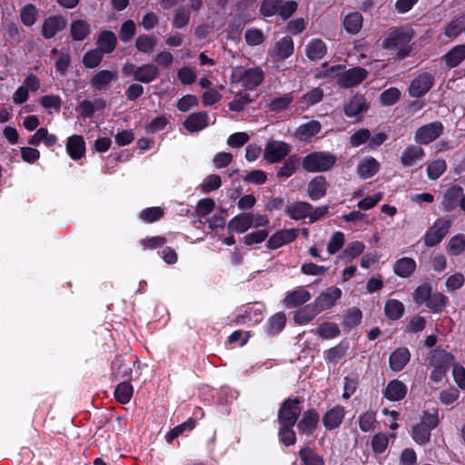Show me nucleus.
<instances>
[{
  "label": "nucleus",
  "mask_w": 465,
  "mask_h": 465,
  "mask_svg": "<svg viewBox=\"0 0 465 465\" xmlns=\"http://www.w3.org/2000/svg\"><path fill=\"white\" fill-rule=\"evenodd\" d=\"M231 79L232 83L240 84L247 90H253L262 83L264 72L259 66H236L232 68Z\"/></svg>",
  "instance_id": "nucleus-1"
},
{
  "label": "nucleus",
  "mask_w": 465,
  "mask_h": 465,
  "mask_svg": "<svg viewBox=\"0 0 465 465\" xmlns=\"http://www.w3.org/2000/svg\"><path fill=\"white\" fill-rule=\"evenodd\" d=\"M336 163V157L327 152H314L302 159V168L309 173H321L330 170Z\"/></svg>",
  "instance_id": "nucleus-2"
},
{
  "label": "nucleus",
  "mask_w": 465,
  "mask_h": 465,
  "mask_svg": "<svg viewBox=\"0 0 465 465\" xmlns=\"http://www.w3.org/2000/svg\"><path fill=\"white\" fill-rule=\"evenodd\" d=\"M439 420L436 412H424L420 421L414 425L411 429V437L413 440L420 445L430 441V431L438 426Z\"/></svg>",
  "instance_id": "nucleus-3"
},
{
  "label": "nucleus",
  "mask_w": 465,
  "mask_h": 465,
  "mask_svg": "<svg viewBox=\"0 0 465 465\" xmlns=\"http://www.w3.org/2000/svg\"><path fill=\"white\" fill-rule=\"evenodd\" d=\"M413 36L412 31L407 28H399L392 31L383 41L382 46L386 49H399L397 56L405 57L410 50L406 47Z\"/></svg>",
  "instance_id": "nucleus-4"
},
{
  "label": "nucleus",
  "mask_w": 465,
  "mask_h": 465,
  "mask_svg": "<svg viewBox=\"0 0 465 465\" xmlns=\"http://www.w3.org/2000/svg\"><path fill=\"white\" fill-rule=\"evenodd\" d=\"M451 221L447 218H439L429 228L424 235V243L427 247L439 244L448 233Z\"/></svg>",
  "instance_id": "nucleus-5"
},
{
  "label": "nucleus",
  "mask_w": 465,
  "mask_h": 465,
  "mask_svg": "<svg viewBox=\"0 0 465 465\" xmlns=\"http://www.w3.org/2000/svg\"><path fill=\"white\" fill-rule=\"evenodd\" d=\"M294 51V43L289 36L275 41L268 50V58L272 62H282L289 58Z\"/></svg>",
  "instance_id": "nucleus-6"
},
{
  "label": "nucleus",
  "mask_w": 465,
  "mask_h": 465,
  "mask_svg": "<svg viewBox=\"0 0 465 465\" xmlns=\"http://www.w3.org/2000/svg\"><path fill=\"white\" fill-rule=\"evenodd\" d=\"M299 403L298 399H287L282 403L277 417L279 424L294 426L301 413Z\"/></svg>",
  "instance_id": "nucleus-7"
},
{
  "label": "nucleus",
  "mask_w": 465,
  "mask_h": 465,
  "mask_svg": "<svg viewBox=\"0 0 465 465\" xmlns=\"http://www.w3.org/2000/svg\"><path fill=\"white\" fill-rule=\"evenodd\" d=\"M291 152V145L285 142L278 140L269 141L263 150L264 159L271 163H280Z\"/></svg>",
  "instance_id": "nucleus-8"
},
{
  "label": "nucleus",
  "mask_w": 465,
  "mask_h": 465,
  "mask_svg": "<svg viewBox=\"0 0 465 465\" xmlns=\"http://www.w3.org/2000/svg\"><path fill=\"white\" fill-rule=\"evenodd\" d=\"M443 132V125L440 122H432L418 128L414 140L419 144H429L435 141Z\"/></svg>",
  "instance_id": "nucleus-9"
},
{
  "label": "nucleus",
  "mask_w": 465,
  "mask_h": 465,
  "mask_svg": "<svg viewBox=\"0 0 465 465\" xmlns=\"http://www.w3.org/2000/svg\"><path fill=\"white\" fill-rule=\"evenodd\" d=\"M434 84V76L427 72L420 74L411 83L409 94L411 97L419 98L426 94Z\"/></svg>",
  "instance_id": "nucleus-10"
},
{
  "label": "nucleus",
  "mask_w": 465,
  "mask_h": 465,
  "mask_svg": "<svg viewBox=\"0 0 465 465\" xmlns=\"http://www.w3.org/2000/svg\"><path fill=\"white\" fill-rule=\"evenodd\" d=\"M368 75V71L362 67H354L342 70L337 84L343 88H351L360 84Z\"/></svg>",
  "instance_id": "nucleus-11"
},
{
  "label": "nucleus",
  "mask_w": 465,
  "mask_h": 465,
  "mask_svg": "<svg viewBox=\"0 0 465 465\" xmlns=\"http://www.w3.org/2000/svg\"><path fill=\"white\" fill-rule=\"evenodd\" d=\"M297 235L298 230L296 229L280 230L269 238L266 244L267 248L271 250L278 249L293 242L297 238Z\"/></svg>",
  "instance_id": "nucleus-12"
},
{
  "label": "nucleus",
  "mask_w": 465,
  "mask_h": 465,
  "mask_svg": "<svg viewBox=\"0 0 465 465\" xmlns=\"http://www.w3.org/2000/svg\"><path fill=\"white\" fill-rule=\"evenodd\" d=\"M66 27V20L60 15L46 18L42 25V35L45 39L53 38L58 32Z\"/></svg>",
  "instance_id": "nucleus-13"
},
{
  "label": "nucleus",
  "mask_w": 465,
  "mask_h": 465,
  "mask_svg": "<svg viewBox=\"0 0 465 465\" xmlns=\"http://www.w3.org/2000/svg\"><path fill=\"white\" fill-rule=\"evenodd\" d=\"M117 79L118 74L116 71L101 70L93 75L90 84L95 90H106Z\"/></svg>",
  "instance_id": "nucleus-14"
},
{
  "label": "nucleus",
  "mask_w": 465,
  "mask_h": 465,
  "mask_svg": "<svg viewBox=\"0 0 465 465\" xmlns=\"http://www.w3.org/2000/svg\"><path fill=\"white\" fill-rule=\"evenodd\" d=\"M65 150L72 160L82 159L85 154V142L83 136L73 134L67 138Z\"/></svg>",
  "instance_id": "nucleus-15"
},
{
  "label": "nucleus",
  "mask_w": 465,
  "mask_h": 465,
  "mask_svg": "<svg viewBox=\"0 0 465 465\" xmlns=\"http://www.w3.org/2000/svg\"><path fill=\"white\" fill-rule=\"evenodd\" d=\"M341 296V291L338 287H330L314 301L315 306L320 312L327 310L334 305Z\"/></svg>",
  "instance_id": "nucleus-16"
},
{
  "label": "nucleus",
  "mask_w": 465,
  "mask_h": 465,
  "mask_svg": "<svg viewBox=\"0 0 465 465\" xmlns=\"http://www.w3.org/2000/svg\"><path fill=\"white\" fill-rule=\"evenodd\" d=\"M319 414L312 409L307 410L298 422L297 428L300 433L311 435L319 423Z\"/></svg>",
  "instance_id": "nucleus-17"
},
{
  "label": "nucleus",
  "mask_w": 465,
  "mask_h": 465,
  "mask_svg": "<svg viewBox=\"0 0 465 465\" xmlns=\"http://www.w3.org/2000/svg\"><path fill=\"white\" fill-rule=\"evenodd\" d=\"M209 115L206 112H198L190 114L184 121V128L191 132H199L204 129L209 124Z\"/></svg>",
  "instance_id": "nucleus-18"
},
{
  "label": "nucleus",
  "mask_w": 465,
  "mask_h": 465,
  "mask_svg": "<svg viewBox=\"0 0 465 465\" xmlns=\"http://www.w3.org/2000/svg\"><path fill=\"white\" fill-rule=\"evenodd\" d=\"M463 189L459 185L450 187L443 194L441 205L444 211L450 212L460 203Z\"/></svg>",
  "instance_id": "nucleus-19"
},
{
  "label": "nucleus",
  "mask_w": 465,
  "mask_h": 465,
  "mask_svg": "<svg viewBox=\"0 0 465 465\" xmlns=\"http://www.w3.org/2000/svg\"><path fill=\"white\" fill-rule=\"evenodd\" d=\"M322 125L320 122L312 120L308 123L301 124L294 133V137L302 142H309L311 139L320 133Z\"/></svg>",
  "instance_id": "nucleus-20"
},
{
  "label": "nucleus",
  "mask_w": 465,
  "mask_h": 465,
  "mask_svg": "<svg viewBox=\"0 0 465 465\" xmlns=\"http://www.w3.org/2000/svg\"><path fill=\"white\" fill-rule=\"evenodd\" d=\"M425 155L424 150L419 145H409L402 152L401 163L405 167H411L421 161Z\"/></svg>",
  "instance_id": "nucleus-21"
},
{
  "label": "nucleus",
  "mask_w": 465,
  "mask_h": 465,
  "mask_svg": "<svg viewBox=\"0 0 465 465\" xmlns=\"http://www.w3.org/2000/svg\"><path fill=\"white\" fill-rule=\"evenodd\" d=\"M344 414L345 411L342 406H334L322 417V423L324 427L329 430L338 428L343 420Z\"/></svg>",
  "instance_id": "nucleus-22"
},
{
  "label": "nucleus",
  "mask_w": 465,
  "mask_h": 465,
  "mask_svg": "<svg viewBox=\"0 0 465 465\" xmlns=\"http://www.w3.org/2000/svg\"><path fill=\"white\" fill-rule=\"evenodd\" d=\"M328 189V183L323 176H316L310 181L307 187V195L312 201L319 200L325 196Z\"/></svg>",
  "instance_id": "nucleus-23"
},
{
  "label": "nucleus",
  "mask_w": 465,
  "mask_h": 465,
  "mask_svg": "<svg viewBox=\"0 0 465 465\" xmlns=\"http://www.w3.org/2000/svg\"><path fill=\"white\" fill-rule=\"evenodd\" d=\"M311 299L310 292L304 288H298L287 293L283 299V304L287 308H294L304 304Z\"/></svg>",
  "instance_id": "nucleus-24"
},
{
  "label": "nucleus",
  "mask_w": 465,
  "mask_h": 465,
  "mask_svg": "<svg viewBox=\"0 0 465 465\" xmlns=\"http://www.w3.org/2000/svg\"><path fill=\"white\" fill-rule=\"evenodd\" d=\"M428 361L433 368L449 369L452 365L453 356L444 350L436 349L430 352Z\"/></svg>",
  "instance_id": "nucleus-25"
},
{
  "label": "nucleus",
  "mask_w": 465,
  "mask_h": 465,
  "mask_svg": "<svg viewBox=\"0 0 465 465\" xmlns=\"http://www.w3.org/2000/svg\"><path fill=\"white\" fill-rule=\"evenodd\" d=\"M411 353L405 347L398 348L390 356L389 365L393 371H401L409 362Z\"/></svg>",
  "instance_id": "nucleus-26"
},
{
  "label": "nucleus",
  "mask_w": 465,
  "mask_h": 465,
  "mask_svg": "<svg viewBox=\"0 0 465 465\" xmlns=\"http://www.w3.org/2000/svg\"><path fill=\"white\" fill-rule=\"evenodd\" d=\"M407 393V386L399 380L391 381L384 390V396L389 401H401Z\"/></svg>",
  "instance_id": "nucleus-27"
},
{
  "label": "nucleus",
  "mask_w": 465,
  "mask_h": 465,
  "mask_svg": "<svg viewBox=\"0 0 465 465\" xmlns=\"http://www.w3.org/2000/svg\"><path fill=\"white\" fill-rule=\"evenodd\" d=\"M293 94L288 93L266 101V107L272 113H280L289 108L293 102Z\"/></svg>",
  "instance_id": "nucleus-28"
},
{
  "label": "nucleus",
  "mask_w": 465,
  "mask_h": 465,
  "mask_svg": "<svg viewBox=\"0 0 465 465\" xmlns=\"http://www.w3.org/2000/svg\"><path fill=\"white\" fill-rule=\"evenodd\" d=\"M96 44L103 54H110L116 47V35L112 31L104 30L99 34Z\"/></svg>",
  "instance_id": "nucleus-29"
},
{
  "label": "nucleus",
  "mask_w": 465,
  "mask_h": 465,
  "mask_svg": "<svg viewBox=\"0 0 465 465\" xmlns=\"http://www.w3.org/2000/svg\"><path fill=\"white\" fill-rule=\"evenodd\" d=\"M327 53V46L321 39H312L305 46V54L312 61L322 59Z\"/></svg>",
  "instance_id": "nucleus-30"
},
{
  "label": "nucleus",
  "mask_w": 465,
  "mask_h": 465,
  "mask_svg": "<svg viewBox=\"0 0 465 465\" xmlns=\"http://www.w3.org/2000/svg\"><path fill=\"white\" fill-rule=\"evenodd\" d=\"M159 76V69L153 64H145L137 67L135 81L148 84Z\"/></svg>",
  "instance_id": "nucleus-31"
},
{
  "label": "nucleus",
  "mask_w": 465,
  "mask_h": 465,
  "mask_svg": "<svg viewBox=\"0 0 465 465\" xmlns=\"http://www.w3.org/2000/svg\"><path fill=\"white\" fill-rule=\"evenodd\" d=\"M29 144L37 146L43 143L45 146L51 147L57 143V137L50 134L46 128H39L29 139Z\"/></svg>",
  "instance_id": "nucleus-32"
},
{
  "label": "nucleus",
  "mask_w": 465,
  "mask_h": 465,
  "mask_svg": "<svg viewBox=\"0 0 465 465\" xmlns=\"http://www.w3.org/2000/svg\"><path fill=\"white\" fill-rule=\"evenodd\" d=\"M368 108L366 99L362 95H354L351 101L345 104L344 113L348 117H354Z\"/></svg>",
  "instance_id": "nucleus-33"
},
{
  "label": "nucleus",
  "mask_w": 465,
  "mask_h": 465,
  "mask_svg": "<svg viewBox=\"0 0 465 465\" xmlns=\"http://www.w3.org/2000/svg\"><path fill=\"white\" fill-rule=\"evenodd\" d=\"M320 312L314 302L302 307L294 313L293 320L295 323L303 325L314 319V317Z\"/></svg>",
  "instance_id": "nucleus-34"
},
{
  "label": "nucleus",
  "mask_w": 465,
  "mask_h": 465,
  "mask_svg": "<svg viewBox=\"0 0 465 465\" xmlns=\"http://www.w3.org/2000/svg\"><path fill=\"white\" fill-rule=\"evenodd\" d=\"M415 261L409 257H404L398 260L393 265L394 272L401 278H407L411 276L415 271Z\"/></svg>",
  "instance_id": "nucleus-35"
},
{
  "label": "nucleus",
  "mask_w": 465,
  "mask_h": 465,
  "mask_svg": "<svg viewBox=\"0 0 465 465\" xmlns=\"http://www.w3.org/2000/svg\"><path fill=\"white\" fill-rule=\"evenodd\" d=\"M312 206L306 202H296L287 206L286 213L294 220H301L308 216Z\"/></svg>",
  "instance_id": "nucleus-36"
},
{
  "label": "nucleus",
  "mask_w": 465,
  "mask_h": 465,
  "mask_svg": "<svg viewBox=\"0 0 465 465\" xmlns=\"http://www.w3.org/2000/svg\"><path fill=\"white\" fill-rule=\"evenodd\" d=\"M312 332L325 340L334 339L341 333L338 325L334 322H323L317 329L312 330Z\"/></svg>",
  "instance_id": "nucleus-37"
},
{
  "label": "nucleus",
  "mask_w": 465,
  "mask_h": 465,
  "mask_svg": "<svg viewBox=\"0 0 465 465\" xmlns=\"http://www.w3.org/2000/svg\"><path fill=\"white\" fill-rule=\"evenodd\" d=\"M379 163L371 157L363 159L357 168V173L363 179L373 176L379 170Z\"/></svg>",
  "instance_id": "nucleus-38"
},
{
  "label": "nucleus",
  "mask_w": 465,
  "mask_h": 465,
  "mask_svg": "<svg viewBox=\"0 0 465 465\" xmlns=\"http://www.w3.org/2000/svg\"><path fill=\"white\" fill-rule=\"evenodd\" d=\"M250 221L248 213L238 214L228 223V229L231 232L243 233L251 228Z\"/></svg>",
  "instance_id": "nucleus-39"
},
{
  "label": "nucleus",
  "mask_w": 465,
  "mask_h": 465,
  "mask_svg": "<svg viewBox=\"0 0 465 465\" xmlns=\"http://www.w3.org/2000/svg\"><path fill=\"white\" fill-rule=\"evenodd\" d=\"M90 33V25L84 20H75L71 24L70 34L74 41H83Z\"/></svg>",
  "instance_id": "nucleus-40"
},
{
  "label": "nucleus",
  "mask_w": 465,
  "mask_h": 465,
  "mask_svg": "<svg viewBox=\"0 0 465 465\" xmlns=\"http://www.w3.org/2000/svg\"><path fill=\"white\" fill-rule=\"evenodd\" d=\"M465 58V45H459L449 51L445 56V64L453 68Z\"/></svg>",
  "instance_id": "nucleus-41"
},
{
  "label": "nucleus",
  "mask_w": 465,
  "mask_h": 465,
  "mask_svg": "<svg viewBox=\"0 0 465 465\" xmlns=\"http://www.w3.org/2000/svg\"><path fill=\"white\" fill-rule=\"evenodd\" d=\"M105 107V101L102 98H96L94 101L84 100L79 104V109L84 116L90 117L95 111Z\"/></svg>",
  "instance_id": "nucleus-42"
},
{
  "label": "nucleus",
  "mask_w": 465,
  "mask_h": 465,
  "mask_svg": "<svg viewBox=\"0 0 465 465\" xmlns=\"http://www.w3.org/2000/svg\"><path fill=\"white\" fill-rule=\"evenodd\" d=\"M345 30L350 34H357L362 26V17L360 13H351L343 21Z\"/></svg>",
  "instance_id": "nucleus-43"
},
{
  "label": "nucleus",
  "mask_w": 465,
  "mask_h": 465,
  "mask_svg": "<svg viewBox=\"0 0 465 465\" xmlns=\"http://www.w3.org/2000/svg\"><path fill=\"white\" fill-rule=\"evenodd\" d=\"M38 18V10L32 5L27 4L20 10V19L25 26L33 25Z\"/></svg>",
  "instance_id": "nucleus-44"
},
{
  "label": "nucleus",
  "mask_w": 465,
  "mask_h": 465,
  "mask_svg": "<svg viewBox=\"0 0 465 465\" xmlns=\"http://www.w3.org/2000/svg\"><path fill=\"white\" fill-rule=\"evenodd\" d=\"M384 310L389 319L398 320L403 315L404 306L400 301L391 299L385 303Z\"/></svg>",
  "instance_id": "nucleus-45"
},
{
  "label": "nucleus",
  "mask_w": 465,
  "mask_h": 465,
  "mask_svg": "<svg viewBox=\"0 0 465 465\" xmlns=\"http://www.w3.org/2000/svg\"><path fill=\"white\" fill-rule=\"evenodd\" d=\"M156 40L148 35H140L135 40V47L143 54H151L154 51Z\"/></svg>",
  "instance_id": "nucleus-46"
},
{
  "label": "nucleus",
  "mask_w": 465,
  "mask_h": 465,
  "mask_svg": "<svg viewBox=\"0 0 465 465\" xmlns=\"http://www.w3.org/2000/svg\"><path fill=\"white\" fill-rule=\"evenodd\" d=\"M133 386L128 382L119 383L114 390L115 399L122 404H125L130 401L133 395Z\"/></svg>",
  "instance_id": "nucleus-47"
},
{
  "label": "nucleus",
  "mask_w": 465,
  "mask_h": 465,
  "mask_svg": "<svg viewBox=\"0 0 465 465\" xmlns=\"http://www.w3.org/2000/svg\"><path fill=\"white\" fill-rule=\"evenodd\" d=\"M447 169L443 159H437L428 163L427 175L430 180H437Z\"/></svg>",
  "instance_id": "nucleus-48"
},
{
  "label": "nucleus",
  "mask_w": 465,
  "mask_h": 465,
  "mask_svg": "<svg viewBox=\"0 0 465 465\" xmlns=\"http://www.w3.org/2000/svg\"><path fill=\"white\" fill-rule=\"evenodd\" d=\"M447 251L454 256L461 254L465 251V235L457 234L451 237L448 242Z\"/></svg>",
  "instance_id": "nucleus-49"
},
{
  "label": "nucleus",
  "mask_w": 465,
  "mask_h": 465,
  "mask_svg": "<svg viewBox=\"0 0 465 465\" xmlns=\"http://www.w3.org/2000/svg\"><path fill=\"white\" fill-rule=\"evenodd\" d=\"M447 301L448 299L444 294L440 292H435L431 293L430 299L428 300L425 305L430 311L438 312H441L446 307Z\"/></svg>",
  "instance_id": "nucleus-50"
},
{
  "label": "nucleus",
  "mask_w": 465,
  "mask_h": 465,
  "mask_svg": "<svg viewBox=\"0 0 465 465\" xmlns=\"http://www.w3.org/2000/svg\"><path fill=\"white\" fill-rule=\"evenodd\" d=\"M299 164V158L296 155L290 156L278 170L277 176L282 178H288L295 172Z\"/></svg>",
  "instance_id": "nucleus-51"
},
{
  "label": "nucleus",
  "mask_w": 465,
  "mask_h": 465,
  "mask_svg": "<svg viewBox=\"0 0 465 465\" xmlns=\"http://www.w3.org/2000/svg\"><path fill=\"white\" fill-rule=\"evenodd\" d=\"M278 435L282 443L285 446H292L296 441L295 432L292 429L293 426L286 424H279Z\"/></svg>",
  "instance_id": "nucleus-52"
},
{
  "label": "nucleus",
  "mask_w": 465,
  "mask_h": 465,
  "mask_svg": "<svg viewBox=\"0 0 465 465\" xmlns=\"http://www.w3.org/2000/svg\"><path fill=\"white\" fill-rule=\"evenodd\" d=\"M286 322V317L283 312H278L272 316L267 323V331L270 334H274L281 331Z\"/></svg>",
  "instance_id": "nucleus-53"
},
{
  "label": "nucleus",
  "mask_w": 465,
  "mask_h": 465,
  "mask_svg": "<svg viewBox=\"0 0 465 465\" xmlns=\"http://www.w3.org/2000/svg\"><path fill=\"white\" fill-rule=\"evenodd\" d=\"M322 90L321 88H314L310 92L303 94L301 99V104L302 108H308L322 99Z\"/></svg>",
  "instance_id": "nucleus-54"
},
{
  "label": "nucleus",
  "mask_w": 465,
  "mask_h": 465,
  "mask_svg": "<svg viewBox=\"0 0 465 465\" xmlns=\"http://www.w3.org/2000/svg\"><path fill=\"white\" fill-rule=\"evenodd\" d=\"M299 455L304 465H323V459L312 450L305 448L300 450Z\"/></svg>",
  "instance_id": "nucleus-55"
},
{
  "label": "nucleus",
  "mask_w": 465,
  "mask_h": 465,
  "mask_svg": "<svg viewBox=\"0 0 465 465\" xmlns=\"http://www.w3.org/2000/svg\"><path fill=\"white\" fill-rule=\"evenodd\" d=\"M103 53L96 49L88 51L83 57V64L87 68H94L100 64L103 59Z\"/></svg>",
  "instance_id": "nucleus-56"
},
{
  "label": "nucleus",
  "mask_w": 465,
  "mask_h": 465,
  "mask_svg": "<svg viewBox=\"0 0 465 465\" xmlns=\"http://www.w3.org/2000/svg\"><path fill=\"white\" fill-rule=\"evenodd\" d=\"M163 215V210L161 207H150L143 209L139 218L145 223H153L158 221Z\"/></svg>",
  "instance_id": "nucleus-57"
},
{
  "label": "nucleus",
  "mask_w": 465,
  "mask_h": 465,
  "mask_svg": "<svg viewBox=\"0 0 465 465\" xmlns=\"http://www.w3.org/2000/svg\"><path fill=\"white\" fill-rule=\"evenodd\" d=\"M401 92L398 88L391 87L382 92L380 95V101L382 105L390 106L399 101Z\"/></svg>",
  "instance_id": "nucleus-58"
},
{
  "label": "nucleus",
  "mask_w": 465,
  "mask_h": 465,
  "mask_svg": "<svg viewBox=\"0 0 465 465\" xmlns=\"http://www.w3.org/2000/svg\"><path fill=\"white\" fill-rule=\"evenodd\" d=\"M431 295V287L428 283H423L416 288L413 293V300L418 304L427 303Z\"/></svg>",
  "instance_id": "nucleus-59"
},
{
  "label": "nucleus",
  "mask_w": 465,
  "mask_h": 465,
  "mask_svg": "<svg viewBox=\"0 0 465 465\" xmlns=\"http://www.w3.org/2000/svg\"><path fill=\"white\" fill-rule=\"evenodd\" d=\"M282 0H263L261 5L260 12L264 16H272L279 13V8Z\"/></svg>",
  "instance_id": "nucleus-60"
},
{
  "label": "nucleus",
  "mask_w": 465,
  "mask_h": 465,
  "mask_svg": "<svg viewBox=\"0 0 465 465\" xmlns=\"http://www.w3.org/2000/svg\"><path fill=\"white\" fill-rule=\"evenodd\" d=\"M375 421V413L372 411H366L361 414L359 417L360 429L364 432L371 431L374 429Z\"/></svg>",
  "instance_id": "nucleus-61"
},
{
  "label": "nucleus",
  "mask_w": 465,
  "mask_h": 465,
  "mask_svg": "<svg viewBox=\"0 0 465 465\" xmlns=\"http://www.w3.org/2000/svg\"><path fill=\"white\" fill-rule=\"evenodd\" d=\"M365 249L363 242L355 241L350 242L344 249L342 255L348 259H354L361 255Z\"/></svg>",
  "instance_id": "nucleus-62"
},
{
  "label": "nucleus",
  "mask_w": 465,
  "mask_h": 465,
  "mask_svg": "<svg viewBox=\"0 0 465 465\" xmlns=\"http://www.w3.org/2000/svg\"><path fill=\"white\" fill-rule=\"evenodd\" d=\"M244 39L247 45L251 46H255L262 44L265 40V37L261 30L256 28H251L245 32Z\"/></svg>",
  "instance_id": "nucleus-63"
},
{
  "label": "nucleus",
  "mask_w": 465,
  "mask_h": 465,
  "mask_svg": "<svg viewBox=\"0 0 465 465\" xmlns=\"http://www.w3.org/2000/svg\"><path fill=\"white\" fill-rule=\"evenodd\" d=\"M222 184L221 178L217 174H210L204 178L201 183V190L203 193H210L220 188Z\"/></svg>",
  "instance_id": "nucleus-64"
}]
</instances>
